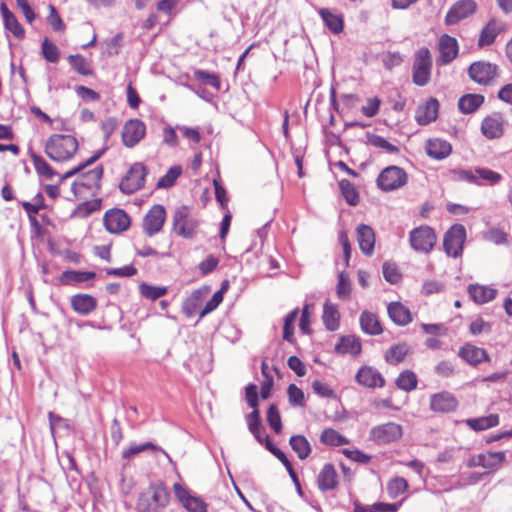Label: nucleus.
Returning <instances> with one entry per match:
<instances>
[{
  "label": "nucleus",
  "mask_w": 512,
  "mask_h": 512,
  "mask_svg": "<svg viewBox=\"0 0 512 512\" xmlns=\"http://www.w3.org/2000/svg\"><path fill=\"white\" fill-rule=\"evenodd\" d=\"M426 152L429 157L442 160L447 158L452 152L451 144L442 139H430L426 143Z\"/></svg>",
  "instance_id": "nucleus-24"
},
{
  "label": "nucleus",
  "mask_w": 512,
  "mask_h": 512,
  "mask_svg": "<svg viewBox=\"0 0 512 512\" xmlns=\"http://www.w3.org/2000/svg\"><path fill=\"white\" fill-rule=\"evenodd\" d=\"M439 111V102L436 98L431 97L422 105L417 107L415 120L420 125H427L437 119Z\"/></svg>",
  "instance_id": "nucleus-18"
},
{
  "label": "nucleus",
  "mask_w": 512,
  "mask_h": 512,
  "mask_svg": "<svg viewBox=\"0 0 512 512\" xmlns=\"http://www.w3.org/2000/svg\"><path fill=\"white\" fill-rule=\"evenodd\" d=\"M289 444L301 460L306 459L311 453L310 443L303 435L292 436Z\"/></svg>",
  "instance_id": "nucleus-38"
},
{
  "label": "nucleus",
  "mask_w": 512,
  "mask_h": 512,
  "mask_svg": "<svg viewBox=\"0 0 512 512\" xmlns=\"http://www.w3.org/2000/svg\"><path fill=\"white\" fill-rule=\"evenodd\" d=\"M356 234L360 250L366 255H372L375 245L374 230L368 225L361 224L357 227Z\"/></svg>",
  "instance_id": "nucleus-21"
},
{
  "label": "nucleus",
  "mask_w": 512,
  "mask_h": 512,
  "mask_svg": "<svg viewBox=\"0 0 512 512\" xmlns=\"http://www.w3.org/2000/svg\"><path fill=\"white\" fill-rule=\"evenodd\" d=\"M451 178L455 181H463L470 184H474V182H477L474 170L472 169H453L450 171Z\"/></svg>",
  "instance_id": "nucleus-57"
},
{
  "label": "nucleus",
  "mask_w": 512,
  "mask_h": 512,
  "mask_svg": "<svg viewBox=\"0 0 512 512\" xmlns=\"http://www.w3.org/2000/svg\"><path fill=\"white\" fill-rule=\"evenodd\" d=\"M409 243L415 252L429 254L437 243V235L430 226L421 225L410 231Z\"/></svg>",
  "instance_id": "nucleus-5"
},
{
  "label": "nucleus",
  "mask_w": 512,
  "mask_h": 512,
  "mask_svg": "<svg viewBox=\"0 0 512 512\" xmlns=\"http://www.w3.org/2000/svg\"><path fill=\"white\" fill-rule=\"evenodd\" d=\"M49 14L47 16V22L55 32H64L66 25L59 15L56 7L52 4L48 5Z\"/></svg>",
  "instance_id": "nucleus-48"
},
{
  "label": "nucleus",
  "mask_w": 512,
  "mask_h": 512,
  "mask_svg": "<svg viewBox=\"0 0 512 512\" xmlns=\"http://www.w3.org/2000/svg\"><path fill=\"white\" fill-rule=\"evenodd\" d=\"M359 321L362 331L366 334L379 335L383 331L378 317L372 312L363 311Z\"/></svg>",
  "instance_id": "nucleus-31"
},
{
  "label": "nucleus",
  "mask_w": 512,
  "mask_h": 512,
  "mask_svg": "<svg viewBox=\"0 0 512 512\" xmlns=\"http://www.w3.org/2000/svg\"><path fill=\"white\" fill-rule=\"evenodd\" d=\"M335 350L338 353L357 356L361 352V342L355 336H344L335 345Z\"/></svg>",
  "instance_id": "nucleus-33"
},
{
  "label": "nucleus",
  "mask_w": 512,
  "mask_h": 512,
  "mask_svg": "<svg viewBox=\"0 0 512 512\" xmlns=\"http://www.w3.org/2000/svg\"><path fill=\"white\" fill-rule=\"evenodd\" d=\"M102 176L103 167L101 165L81 173L71 187L74 196L79 199L96 196L101 187Z\"/></svg>",
  "instance_id": "nucleus-3"
},
{
  "label": "nucleus",
  "mask_w": 512,
  "mask_h": 512,
  "mask_svg": "<svg viewBox=\"0 0 512 512\" xmlns=\"http://www.w3.org/2000/svg\"><path fill=\"white\" fill-rule=\"evenodd\" d=\"M459 356L471 365H478L483 361H488L489 356L485 349L474 346L472 344H466L459 350Z\"/></svg>",
  "instance_id": "nucleus-23"
},
{
  "label": "nucleus",
  "mask_w": 512,
  "mask_h": 512,
  "mask_svg": "<svg viewBox=\"0 0 512 512\" xmlns=\"http://www.w3.org/2000/svg\"><path fill=\"white\" fill-rule=\"evenodd\" d=\"M147 175V169L143 163H134L126 175L122 178L119 188L125 194H132L145 184V177Z\"/></svg>",
  "instance_id": "nucleus-7"
},
{
  "label": "nucleus",
  "mask_w": 512,
  "mask_h": 512,
  "mask_svg": "<svg viewBox=\"0 0 512 512\" xmlns=\"http://www.w3.org/2000/svg\"><path fill=\"white\" fill-rule=\"evenodd\" d=\"M318 487L321 491L326 492L337 487V472L332 464H325L317 478Z\"/></svg>",
  "instance_id": "nucleus-26"
},
{
  "label": "nucleus",
  "mask_w": 512,
  "mask_h": 512,
  "mask_svg": "<svg viewBox=\"0 0 512 512\" xmlns=\"http://www.w3.org/2000/svg\"><path fill=\"white\" fill-rule=\"evenodd\" d=\"M147 449H154L157 450L158 448L151 442H146L140 445H131L128 449L124 450L122 453V457L124 459H130L133 456L139 454L140 452H143Z\"/></svg>",
  "instance_id": "nucleus-60"
},
{
  "label": "nucleus",
  "mask_w": 512,
  "mask_h": 512,
  "mask_svg": "<svg viewBox=\"0 0 512 512\" xmlns=\"http://www.w3.org/2000/svg\"><path fill=\"white\" fill-rule=\"evenodd\" d=\"M182 169L180 166L171 167L167 173L161 177L157 183V187L159 188H168L171 187L176 179L181 175Z\"/></svg>",
  "instance_id": "nucleus-54"
},
{
  "label": "nucleus",
  "mask_w": 512,
  "mask_h": 512,
  "mask_svg": "<svg viewBox=\"0 0 512 512\" xmlns=\"http://www.w3.org/2000/svg\"><path fill=\"white\" fill-rule=\"evenodd\" d=\"M402 426L388 422L382 425L373 427L370 430L369 438L377 444H388L399 440L402 437Z\"/></svg>",
  "instance_id": "nucleus-10"
},
{
  "label": "nucleus",
  "mask_w": 512,
  "mask_h": 512,
  "mask_svg": "<svg viewBox=\"0 0 512 512\" xmlns=\"http://www.w3.org/2000/svg\"><path fill=\"white\" fill-rule=\"evenodd\" d=\"M409 352V347L406 344H397L389 348L385 354V360L393 365H396L404 360Z\"/></svg>",
  "instance_id": "nucleus-41"
},
{
  "label": "nucleus",
  "mask_w": 512,
  "mask_h": 512,
  "mask_svg": "<svg viewBox=\"0 0 512 512\" xmlns=\"http://www.w3.org/2000/svg\"><path fill=\"white\" fill-rule=\"evenodd\" d=\"M466 239L465 227L461 224L453 225L444 235L443 247L449 257L461 255Z\"/></svg>",
  "instance_id": "nucleus-8"
},
{
  "label": "nucleus",
  "mask_w": 512,
  "mask_h": 512,
  "mask_svg": "<svg viewBox=\"0 0 512 512\" xmlns=\"http://www.w3.org/2000/svg\"><path fill=\"white\" fill-rule=\"evenodd\" d=\"M299 309L295 308L284 318L283 339L292 342L294 335V324L298 317Z\"/></svg>",
  "instance_id": "nucleus-47"
},
{
  "label": "nucleus",
  "mask_w": 512,
  "mask_h": 512,
  "mask_svg": "<svg viewBox=\"0 0 512 512\" xmlns=\"http://www.w3.org/2000/svg\"><path fill=\"white\" fill-rule=\"evenodd\" d=\"M223 301L222 291H217L213 294L212 298L206 303L205 307L201 310L199 316L204 317L208 313L214 311Z\"/></svg>",
  "instance_id": "nucleus-62"
},
{
  "label": "nucleus",
  "mask_w": 512,
  "mask_h": 512,
  "mask_svg": "<svg viewBox=\"0 0 512 512\" xmlns=\"http://www.w3.org/2000/svg\"><path fill=\"white\" fill-rule=\"evenodd\" d=\"M351 293V283L347 273L340 272L336 286V294L341 300H348Z\"/></svg>",
  "instance_id": "nucleus-46"
},
{
  "label": "nucleus",
  "mask_w": 512,
  "mask_h": 512,
  "mask_svg": "<svg viewBox=\"0 0 512 512\" xmlns=\"http://www.w3.org/2000/svg\"><path fill=\"white\" fill-rule=\"evenodd\" d=\"M408 488V482L402 477H395L391 479L387 485L389 495L393 498L398 497L404 493Z\"/></svg>",
  "instance_id": "nucleus-55"
},
{
  "label": "nucleus",
  "mask_w": 512,
  "mask_h": 512,
  "mask_svg": "<svg viewBox=\"0 0 512 512\" xmlns=\"http://www.w3.org/2000/svg\"><path fill=\"white\" fill-rule=\"evenodd\" d=\"M194 76L197 80L203 82L204 84H208L217 90H219L221 87L220 79L215 73H211L205 70H196L194 72Z\"/></svg>",
  "instance_id": "nucleus-53"
},
{
  "label": "nucleus",
  "mask_w": 512,
  "mask_h": 512,
  "mask_svg": "<svg viewBox=\"0 0 512 512\" xmlns=\"http://www.w3.org/2000/svg\"><path fill=\"white\" fill-rule=\"evenodd\" d=\"M484 102V97L480 94H467L458 101L459 110L464 114H470L476 111Z\"/></svg>",
  "instance_id": "nucleus-36"
},
{
  "label": "nucleus",
  "mask_w": 512,
  "mask_h": 512,
  "mask_svg": "<svg viewBox=\"0 0 512 512\" xmlns=\"http://www.w3.org/2000/svg\"><path fill=\"white\" fill-rule=\"evenodd\" d=\"M498 73V66L485 61L474 62L468 69L470 78L481 85L489 84Z\"/></svg>",
  "instance_id": "nucleus-11"
},
{
  "label": "nucleus",
  "mask_w": 512,
  "mask_h": 512,
  "mask_svg": "<svg viewBox=\"0 0 512 512\" xmlns=\"http://www.w3.org/2000/svg\"><path fill=\"white\" fill-rule=\"evenodd\" d=\"M170 500V493L163 483H153L139 494L136 509L138 512H159Z\"/></svg>",
  "instance_id": "nucleus-2"
},
{
  "label": "nucleus",
  "mask_w": 512,
  "mask_h": 512,
  "mask_svg": "<svg viewBox=\"0 0 512 512\" xmlns=\"http://www.w3.org/2000/svg\"><path fill=\"white\" fill-rule=\"evenodd\" d=\"M505 29L504 23L490 19L489 22L481 30L478 46L484 47L494 43L496 37Z\"/></svg>",
  "instance_id": "nucleus-20"
},
{
  "label": "nucleus",
  "mask_w": 512,
  "mask_h": 512,
  "mask_svg": "<svg viewBox=\"0 0 512 512\" xmlns=\"http://www.w3.org/2000/svg\"><path fill=\"white\" fill-rule=\"evenodd\" d=\"M457 407L454 396L448 392L435 394L431 397L430 408L436 412H450Z\"/></svg>",
  "instance_id": "nucleus-25"
},
{
  "label": "nucleus",
  "mask_w": 512,
  "mask_h": 512,
  "mask_svg": "<svg viewBox=\"0 0 512 512\" xmlns=\"http://www.w3.org/2000/svg\"><path fill=\"white\" fill-rule=\"evenodd\" d=\"M79 149L75 136L69 134H53L45 143V154L54 162L71 160Z\"/></svg>",
  "instance_id": "nucleus-1"
},
{
  "label": "nucleus",
  "mask_w": 512,
  "mask_h": 512,
  "mask_svg": "<svg viewBox=\"0 0 512 512\" xmlns=\"http://www.w3.org/2000/svg\"><path fill=\"white\" fill-rule=\"evenodd\" d=\"M117 126H118V122H117L116 118H114V117H109L102 122L101 130L103 132L105 141H107L111 137V135L117 129Z\"/></svg>",
  "instance_id": "nucleus-64"
},
{
  "label": "nucleus",
  "mask_w": 512,
  "mask_h": 512,
  "mask_svg": "<svg viewBox=\"0 0 512 512\" xmlns=\"http://www.w3.org/2000/svg\"><path fill=\"white\" fill-rule=\"evenodd\" d=\"M31 160L34 165L36 172L45 179H52L56 173L53 168L47 163V161L36 154L31 155Z\"/></svg>",
  "instance_id": "nucleus-42"
},
{
  "label": "nucleus",
  "mask_w": 512,
  "mask_h": 512,
  "mask_svg": "<svg viewBox=\"0 0 512 512\" xmlns=\"http://www.w3.org/2000/svg\"><path fill=\"white\" fill-rule=\"evenodd\" d=\"M474 175L477 182L474 185H495L502 180V175L488 168H475Z\"/></svg>",
  "instance_id": "nucleus-35"
},
{
  "label": "nucleus",
  "mask_w": 512,
  "mask_h": 512,
  "mask_svg": "<svg viewBox=\"0 0 512 512\" xmlns=\"http://www.w3.org/2000/svg\"><path fill=\"white\" fill-rule=\"evenodd\" d=\"M288 398L289 402L293 406L304 405V393L295 384H290L288 387Z\"/></svg>",
  "instance_id": "nucleus-61"
},
{
  "label": "nucleus",
  "mask_w": 512,
  "mask_h": 512,
  "mask_svg": "<svg viewBox=\"0 0 512 512\" xmlns=\"http://www.w3.org/2000/svg\"><path fill=\"white\" fill-rule=\"evenodd\" d=\"M173 490L178 501L188 512H207V504L199 497L193 496L179 483H175Z\"/></svg>",
  "instance_id": "nucleus-15"
},
{
  "label": "nucleus",
  "mask_w": 512,
  "mask_h": 512,
  "mask_svg": "<svg viewBox=\"0 0 512 512\" xmlns=\"http://www.w3.org/2000/svg\"><path fill=\"white\" fill-rule=\"evenodd\" d=\"M0 11L3 17L5 28L10 31L16 38L22 39L25 35V31L21 24L18 22L15 15L7 8L4 3L1 4Z\"/></svg>",
  "instance_id": "nucleus-28"
},
{
  "label": "nucleus",
  "mask_w": 512,
  "mask_h": 512,
  "mask_svg": "<svg viewBox=\"0 0 512 512\" xmlns=\"http://www.w3.org/2000/svg\"><path fill=\"white\" fill-rule=\"evenodd\" d=\"M267 422L275 433L279 434L282 431L281 416L275 404H271L267 410Z\"/></svg>",
  "instance_id": "nucleus-51"
},
{
  "label": "nucleus",
  "mask_w": 512,
  "mask_h": 512,
  "mask_svg": "<svg viewBox=\"0 0 512 512\" xmlns=\"http://www.w3.org/2000/svg\"><path fill=\"white\" fill-rule=\"evenodd\" d=\"M477 4L474 0H460L456 2L447 12L445 23L454 25L459 21L475 13Z\"/></svg>",
  "instance_id": "nucleus-16"
},
{
  "label": "nucleus",
  "mask_w": 512,
  "mask_h": 512,
  "mask_svg": "<svg viewBox=\"0 0 512 512\" xmlns=\"http://www.w3.org/2000/svg\"><path fill=\"white\" fill-rule=\"evenodd\" d=\"M458 54V43L455 38L449 35H443L439 40V58L442 64H448L453 61Z\"/></svg>",
  "instance_id": "nucleus-19"
},
{
  "label": "nucleus",
  "mask_w": 512,
  "mask_h": 512,
  "mask_svg": "<svg viewBox=\"0 0 512 512\" xmlns=\"http://www.w3.org/2000/svg\"><path fill=\"white\" fill-rule=\"evenodd\" d=\"M499 418L496 414H490L474 419H468L467 425L475 431H482L498 425Z\"/></svg>",
  "instance_id": "nucleus-39"
},
{
  "label": "nucleus",
  "mask_w": 512,
  "mask_h": 512,
  "mask_svg": "<svg viewBox=\"0 0 512 512\" xmlns=\"http://www.w3.org/2000/svg\"><path fill=\"white\" fill-rule=\"evenodd\" d=\"M107 150V147L102 148L101 150L97 151L93 156H91L88 160L85 162L79 164L77 167L67 171L63 176L62 180L68 179L76 174L81 173L86 167L92 165L95 163Z\"/></svg>",
  "instance_id": "nucleus-49"
},
{
  "label": "nucleus",
  "mask_w": 512,
  "mask_h": 512,
  "mask_svg": "<svg viewBox=\"0 0 512 512\" xmlns=\"http://www.w3.org/2000/svg\"><path fill=\"white\" fill-rule=\"evenodd\" d=\"M320 440L322 443L331 446H342L348 443L343 435L331 428L323 430Z\"/></svg>",
  "instance_id": "nucleus-44"
},
{
  "label": "nucleus",
  "mask_w": 512,
  "mask_h": 512,
  "mask_svg": "<svg viewBox=\"0 0 512 512\" xmlns=\"http://www.w3.org/2000/svg\"><path fill=\"white\" fill-rule=\"evenodd\" d=\"M355 379L360 385L368 388H381L385 385V379L381 373L370 366L361 367Z\"/></svg>",
  "instance_id": "nucleus-17"
},
{
  "label": "nucleus",
  "mask_w": 512,
  "mask_h": 512,
  "mask_svg": "<svg viewBox=\"0 0 512 512\" xmlns=\"http://www.w3.org/2000/svg\"><path fill=\"white\" fill-rule=\"evenodd\" d=\"M94 277V272L66 271L63 274V278H65L67 282H85Z\"/></svg>",
  "instance_id": "nucleus-58"
},
{
  "label": "nucleus",
  "mask_w": 512,
  "mask_h": 512,
  "mask_svg": "<svg viewBox=\"0 0 512 512\" xmlns=\"http://www.w3.org/2000/svg\"><path fill=\"white\" fill-rule=\"evenodd\" d=\"M382 270L385 280L391 284L397 283L401 278V275L399 274L397 267L393 264L384 263Z\"/></svg>",
  "instance_id": "nucleus-63"
},
{
  "label": "nucleus",
  "mask_w": 512,
  "mask_h": 512,
  "mask_svg": "<svg viewBox=\"0 0 512 512\" xmlns=\"http://www.w3.org/2000/svg\"><path fill=\"white\" fill-rule=\"evenodd\" d=\"M368 140L371 145L383 149L390 154L397 153L399 151L397 146L391 144L382 136L372 134L368 137Z\"/></svg>",
  "instance_id": "nucleus-56"
},
{
  "label": "nucleus",
  "mask_w": 512,
  "mask_h": 512,
  "mask_svg": "<svg viewBox=\"0 0 512 512\" xmlns=\"http://www.w3.org/2000/svg\"><path fill=\"white\" fill-rule=\"evenodd\" d=\"M325 26L334 34H338L343 31V18L340 14L327 8H320L318 10Z\"/></svg>",
  "instance_id": "nucleus-29"
},
{
  "label": "nucleus",
  "mask_w": 512,
  "mask_h": 512,
  "mask_svg": "<svg viewBox=\"0 0 512 512\" xmlns=\"http://www.w3.org/2000/svg\"><path fill=\"white\" fill-rule=\"evenodd\" d=\"M387 310L390 319L397 325L404 326L412 320L409 309L399 302L390 303Z\"/></svg>",
  "instance_id": "nucleus-30"
},
{
  "label": "nucleus",
  "mask_w": 512,
  "mask_h": 512,
  "mask_svg": "<svg viewBox=\"0 0 512 512\" xmlns=\"http://www.w3.org/2000/svg\"><path fill=\"white\" fill-rule=\"evenodd\" d=\"M468 293L475 303L485 304L495 299L498 292L491 286L470 284L468 286Z\"/></svg>",
  "instance_id": "nucleus-22"
},
{
  "label": "nucleus",
  "mask_w": 512,
  "mask_h": 512,
  "mask_svg": "<svg viewBox=\"0 0 512 512\" xmlns=\"http://www.w3.org/2000/svg\"><path fill=\"white\" fill-rule=\"evenodd\" d=\"M381 100L378 97L368 98L366 105L362 106V113L369 118L376 116L379 112Z\"/></svg>",
  "instance_id": "nucleus-59"
},
{
  "label": "nucleus",
  "mask_w": 512,
  "mask_h": 512,
  "mask_svg": "<svg viewBox=\"0 0 512 512\" xmlns=\"http://www.w3.org/2000/svg\"><path fill=\"white\" fill-rule=\"evenodd\" d=\"M145 124L139 119H130L122 130L123 144L128 148L136 146L145 136Z\"/></svg>",
  "instance_id": "nucleus-13"
},
{
  "label": "nucleus",
  "mask_w": 512,
  "mask_h": 512,
  "mask_svg": "<svg viewBox=\"0 0 512 512\" xmlns=\"http://www.w3.org/2000/svg\"><path fill=\"white\" fill-rule=\"evenodd\" d=\"M418 379L414 372L405 370L396 379V386L406 392H410L417 387Z\"/></svg>",
  "instance_id": "nucleus-40"
},
{
  "label": "nucleus",
  "mask_w": 512,
  "mask_h": 512,
  "mask_svg": "<svg viewBox=\"0 0 512 512\" xmlns=\"http://www.w3.org/2000/svg\"><path fill=\"white\" fill-rule=\"evenodd\" d=\"M322 320L329 331H335L339 327L340 313L335 304L326 301L323 306Z\"/></svg>",
  "instance_id": "nucleus-32"
},
{
  "label": "nucleus",
  "mask_w": 512,
  "mask_h": 512,
  "mask_svg": "<svg viewBox=\"0 0 512 512\" xmlns=\"http://www.w3.org/2000/svg\"><path fill=\"white\" fill-rule=\"evenodd\" d=\"M481 130L489 139L499 138L503 134L502 121L497 117H487L482 122Z\"/></svg>",
  "instance_id": "nucleus-37"
},
{
  "label": "nucleus",
  "mask_w": 512,
  "mask_h": 512,
  "mask_svg": "<svg viewBox=\"0 0 512 512\" xmlns=\"http://www.w3.org/2000/svg\"><path fill=\"white\" fill-rule=\"evenodd\" d=\"M506 459L504 452H488L477 456V465L487 469L498 468Z\"/></svg>",
  "instance_id": "nucleus-34"
},
{
  "label": "nucleus",
  "mask_w": 512,
  "mask_h": 512,
  "mask_svg": "<svg viewBox=\"0 0 512 512\" xmlns=\"http://www.w3.org/2000/svg\"><path fill=\"white\" fill-rule=\"evenodd\" d=\"M68 62L72 68L81 75L88 76L92 74V69L88 61L81 55H70Z\"/></svg>",
  "instance_id": "nucleus-45"
},
{
  "label": "nucleus",
  "mask_w": 512,
  "mask_h": 512,
  "mask_svg": "<svg viewBox=\"0 0 512 512\" xmlns=\"http://www.w3.org/2000/svg\"><path fill=\"white\" fill-rule=\"evenodd\" d=\"M432 70V56L428 48L422 47L415 53L412 67V80L417 86H425L429 83Z\"/></svg>",
  "instance_id": "nucleus-6"
},
{
  "label": "nucleus",
  "mask_w": 512,
  "mask_h": 512,
  "mask_svg": "<svg viewBox=\"0 0 512 512\" xmlns=\"http://www.w3.org/2000/svg\"><path fill=\"white\" fill-rule=\"evenodd\" d=\"M140 293L143 297L147 299L156 300L167 293V288L160 286H151L144 283L140 285Z\"/></svg>",
  "instance_id": "nucleus-52"
},
{
  "label": "nucleus",
  "mask_w": 512,
  "mask_h": 512,
  "mask_svg": "<svg viewBox=\"0 0 512 512\" xmlns=\"http://www.w3.org/2000/svg\"><path fill=\"white\" fill-rule=\"evenodd\" d=\"M199 221L191 214L188 206L178 207L173 215V231L185 239L193 238L197 233Z\"/></svg>",
  "instance_id": "nucleus-4"
},
{
  "label": "nucleus",
  "mask_w": 512,
  "mask_h": 512,
  "mask_svg": "<svg viewBox=\"0 0 512 512\" xmlns=\"http://www.w3.org/2000/svg\"><path fill=\"white\" fill-rule=\"evenodd\" d=\"M407 181L406 172L398 166L385 168L377 178V184L383 191H392L405 185Z\"/></svg>",
  "instance_id": "nucleus-9"
},
{
  "label": "nucleus",
  "mask_w": 512,
  "mask_h": 512,
  "mask_svg": "<svg viewBox=\"0 0 512 512\" xmlns=\"http://www.w3.org/2000/svg\"><path fill=\"white\" fill-rule=\"evenodd\" d=\"M166 219V211L162 205H154L145 215L143 230L148 236H153L161 231Z\"/></svg>",
  "instance_id": "nucleus-14"
},
{
  "label": "nucleus",
  "mask_w": 512,
  "mask_h": 512,
  "mask_svg": "<svg viewBox=\"0 0 512 512\" xmlns=\"http://www.w3.org/2000/svg\"><path fill=\"white\" fill-rule=\"evenodd\" d=\"M72 308L81 315H88L97 306V300L88 294H78L71 298Z\"/></svg>",
  "instance_id": "nucleus-27"
},
{
  "label": "nucleus",
  "mask_w": 512,
  "mask_h": 512,
  "mask_svg": "<svg viewBox=\"0 0 512 512\" xmlns=\"http://www.w3.org/2000/svg\"><path fill=\"white\" fill-rule=\"evenodd\" d=\"M42 54L43 57L50 63H56L58 62L60 58V51L58 47L51 41L48 40V38H45L42 42Z\"/></svg>",
  "instance_id": "nucleus-50"
},
{
  "label": "nucleus",
  "mask_w": 512,
  "mask_h": 512,
  "mask_svg": "<svg viewBox=\"0 0 512 512\" xmlns=\"http://www.w3.org/2000/svg\"><path fill=\"white\" fill-rule=\"evenodd\" d=\"M103 221L106 230L113 234L127 230L131 224L129 215L124 210L118 208L107 211Z\"/></svg>",
  "instance_id": "nucleus-12"
},
{
  "label": "nucleus",
  "mask_w": 512,
  "mask_h": 512,
  "mask_svg": "<svg viewBox=\"0 0 512 512\" xmlns=\"http://www.w3.org/2000/svg\"><path fill=\"white\" fill-rule=\"evenodd\" d=\"M339 187L343 197L349 205L355 206L358 204L359 194L350 181L346 179L341 180L339 182Z\"/></svg>",
  "instance_id": "nucleus-43"
}]
</instances>
